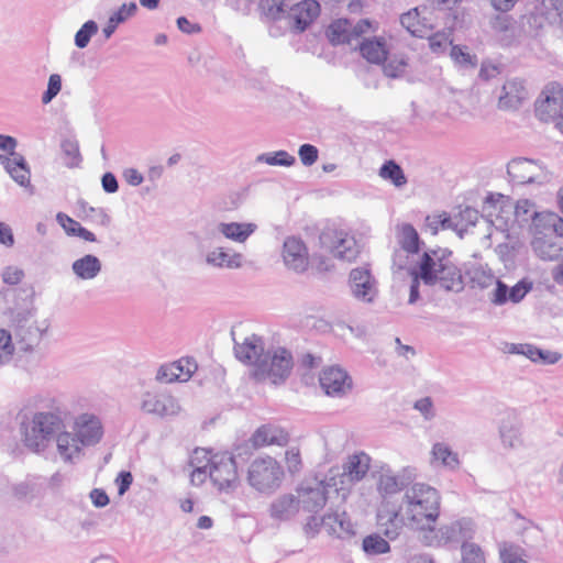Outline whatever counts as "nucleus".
Instances as JSON below:
<instances>
[{"label":"nucleus","instance_id":"nucleus-12","mask_svg":"<svg viewBox=\"0 0 563 563\" xmlns=\"http://www.w3.org/2000/svg\"><path fill=\"white\" fill-rule=\"evenodd\" d=\"M209 478L219 490L234 489L239 484L238 467L230 453H219L207 456Z\"/></svg>","mask_w":563,"mask_h":563},{"label":"nucleus","instance_id":"nucleus-35","mask_svg":"<svg viewBox=\"0 0 563 563\" xmlns=\"http://www.w3.org/2000/svg\"><path fill=\"white\" fill-rule=\"evenodd\" d=\"M471 522L467 520H457L439 528L437 537L448 542H459L470 537Z\"/></svg>","mask_w":563,"mask_h":563},{"label":"nucleus","instance_id":"nucleus-43","mask_svg":"<svg viewBox=\"0 0 563 563\" xmlns=\"http://www.w3.org/2000/svg\"><path fill=\"white\" fill-rule=\"evenodd\" d=\"M537 10L549 23L563 22V0H542Z\"/></svg>","mask_w":563,"mask_h":563},{"label":"nucleus","instance_id":"nucleus-22","mask_svg":"<svg viewBox=\"0 0 563 563\" xmlns=\"http://www.w3.org/2000/svg\"><path fill=\"white\" fill-rule=\"evenodd\" d=\"M531 288L532 284L526 280H520L515 286L508 287L504 282L497 279L494 289L489 294V300L495 306H504L508 302L518 303Z\"/></svg>","mask_w":563,"mask_h":563},{"label":"nucleus","instance_id":"nucleus-17","mask_svg":"<svg viewBox=\"0 0 563 563\" xmlns=\"http://www.w3.org/2000/svg\"><path fill=\"white\" fill-rule=\"evenodd\" d=\"M71 429L85 448L98 444L103 437L101 420L92 413H81L76 417Z\"/></svg>","mask_w":563,"mask_h":563},{"label":"nucleus","instance_id":"nucleus-54","mask_svg":"<svg viewBox=\"0 0 563 563\" xmlns=\"http://www.w3.org/2000/svg\"><path fill=\"white\" fill-rule=\"evenodd\" d=\"M407 67V60L401 58H390L383 67V71L387 77L398 78L400 77Z\"/></svg>","mask_w":563,"mask_h":563},{"label":"nucleus","instance_id":"nucleus-52","mask_svg":"<svg viewBox=\"0 0 563 563\" xmlns=\"http://www.w3.org/2000/svg\"><path fill=\"white\" fill-rule=\"evenodd\" d=\"M62 151L67 156L66 165L68 167H76L80 162V153L78 143L74 140H65L62 142Z\"/></svg>","mask_w":563,"mask_h":563},{"label":"nucleus","instance_id":"nucleus-26","mask_svg":"<svg viewBox=\"0 0 563 563\" xmlns=\"http://www.w3.org/2000/svg\"><path fill=\"white\" fill-rule=\"evenodd\" d=\"M528 98V90L522 80H507L498 97V108L505 111L517 110Z\"/></svg>","mask_w":563,"mask_h":563},{"label":"nucleus","instance_id":"nucleus-58","mask_svg":"<svg viewBox=\"0 0 563 563\" xmlns=\"http://www.w3.org/2000/svg\"><path fill=\"white\" fill-rule=\"evenodd\" d=\"M285 460L290 473H297L301 470V457L298 448H289L285 453Z\"/></svg>","mask_w":563,"mask_h":563},{"label":"nucleus","instance_id":"nucleus-3","mask_svg":"<svg viewBox=\"0 0 563 563\" xmlns=\"http://www.w3.org/2000/svg\"><path fill=\"white\" fill-rule=\"evenodd\" d=\"M19 432L23 445L33 453H43L56 433L64 427L62 416L56 411L21 413Z\"/></svg>","mask_w":563,"mask_h":563},{"label":"nucleus","instance_id":"nucleus-56","mask_svg":"<svg viewBox=\"0 0 563 563\" xmlns=\"http://www.w3.org/2000/svg\"><path fill=\"white\" fill-rule=\"evenodd\" d=\"M137 11V5L135 2L123 3L115 12H113L110 16L112 18V22H117L121 24L125 22L129 18L133 16Z\"/></svg>","mask_w":563,"mask_h":563},{"label":"nucleus","instance_id":"nucleus-57","mask_svg":"<svg viewBox=\"0 0 563 563\" xmlns=\"http://www.w3.org/2000/svg\"><path fill=\"white\" fill-rule=\"evenodd\" d=\"M419 275H420V263L418 264L417 267L411 269V283H410L409 299H408L409 305L416 303L420 297L419 286H420V282H422V280Z\"/></svg>","mask_w":563,"mask_h":563},{"label":"nucleus","instance_id":"nucleus-11","mask_svg":"<svg viewBox=\"0 0 563 563\" xmlns=\"http://www.w3.org/2000/svg\"><path fill=\"white\" fill-rule=\"evenodd\" d=\"M371 467V457L364 452L350 455L343 464L342 472L331 470L329 477H336L342 500H345L350 486L362 481Z\"/></svg>","mask_w":563,"mask_h":563},{"label":"nucleus","instance_id":"nucleus-29","mask_svg":"<svg viewBox=\"0 0 563 563\" xmlns=\"http://www.w3.org/2000/svg\"><path fill=\"white\" fill-rule=\"evenodd\" d=\"M323 527L330 534H333L340 539L349 538L354 534V527L349 519L345 510L339 508L329 511L322 516Z\"/></svg>","mask_w":563,"mask_h":563},{"label":"nucleus","instance_id":"nucleus-14","mask_svg":"<svg viewBox=\"0 0 563 563\" xmlns=\"http://www.w3.org/2000/svg\"><path fill=\"white\" fill-rule=\"evenodd\" d=\"M319 240L321 246L336 258L351 262L358 254L354 236L343 230L325 229Z\"/></svg>","mask_w":563,"mask_h":563},{"label":"nucleus","instance_id":"nucleus-6","mask_svg":"<svg viewBox=\"0 0 563 563\" xmlns=\"http://www.w3.org/2000/svg\"><path fill=\"white\" fill-rule=\"evenodd\" d=\"M533 229L531 246L538 257L553 261L563 252V219L556 213L541 216Z\"/></svg>","mask_w":563,"mask_h":563},{"label":"nucleus","instance_id":"nucleus-45","mask_svg":"<svg viewBox=\"0 0 563 563\" xmlns=\"http://www.w3.org/2000/svg\"><path fill=\"white\" fill-rule=\"evenodd\" d=\"M398 242L408 253H417L419 251L418 232L409 223H405L399 228Z\"/></svg>","mask_w":563,"mask_h":563},{"label":"nucleus","instance_id":"nucleus-19","mask_svg":"<svg viewBox=\"0 0 563 563\" xmlns=\"http://www.w3.org/2000/svg\"><path fill=\"white\" fill-rule=\"evenodd\" d=\"M321 388L328 396L342 397L352 387L347 373L336 366L324 368L319 377Z\"/></svg>","mask_w":563,"mask_h":563},{"label":"nucleus","instance_id":"nucleus-16","mask_svg":"<svg viewBox=\"0 0 563 563\" xmlns=\"http://www.w3.org/2000/svg\"><path fill=\"white\" fill-rule=\"evenodd\" d=\"M563 112V88L558 82L544 87L536 101V114L542 121L559 119Z\"/></svg>","mask_w":563,"mask_h":563},{"label":"nucleus","instance_id":"nucleus-28","mask_svg":"<svg viewBox=\"0 0 563 563\" xmlns=\"http://www.w3.org/2000/svg\"><path fill=\"white\" fill-rule=\"evenodd\" d=\"M55 441L57 453L65 463L74 464L82 457L85 446L77 440L73 430L58 431Z\"/></svg>","mask_w":563,"mask_h":563},{"label":"nucleus","instance_id":"nucleus-51","mask_svg":"<svg viewBox=\"0 0 563 563\" xmlns=\"http://www.w3.org/2000/svg\"><path fill=\"white\" fill-rule=\"evenodd\" d=\"M427 228L432 234H437L440 229H453L452 219L444 212L441 214L429 216L426 219Z\"/></svg>","mask_w":563,"mask_h":563},{"label":"nucleus","instance_id":"nucleus-27","mask_svg":"<svg viewBox=\"0 0 563 563\" xmlns=\"http://www.w3.org/2000/svg\"><path fill=\"white\" fill-rule=\"evenodd\" d=\"M285 265L295 272H303L308 267V252L303 242L297 238H287L283 246Z\"/></svg>","mask_w":563,"mask_h":563},{"label":"nucleus","instance_id":"nucleus-10","mask_svg":"<svg viewBox=\"0 0 563 563\" xmlns=\"http://www.w3.org/2000/svg\"><path fill=\"white\" fill-rule=\"evenodd\" d=\"M334 488L340 494L336 477H325L324 481L303 482L296 489L300 509L317 514L328 500V489Z\"/></svg>","mask_w":563,"mask_h":563},{"label":"nucleus","instance_id":"nucleus-50","mask_svg":"<svg viewBox=\"0 0 563 563\" xmlns=\"http://www.w3.org/2000/svg\"><path fill=\"white\" fill-rule=\"evenodd\" d=\"M462 563H486L484 552L474 543L462 545Z\"/></svg>","mask_w":563,"mask_h":563},{"label":"nucleus","instance_id":"nucleus-48","mask_svg":"<svg viewBox=\"0 0 563 563\" xmlns=\"http://www.w3.org/2000/svg\"><path fill=\"white\" fill-rule=\"evenodd\" d=\"M98 32V24L89 20L86 23L82 24V26L77 31L75 34V45L78 48H85L89 42L90 38Z\"/></svg>","mask_w":563,"mask_h":563},{"label":"nucleus","instance_id":"nucleus-18","mask_svg":"<svg viewBox=\"0 0 563 563\" xmlns=\"http://www.w3.org/2000/svg\"><path fill=\"white\" fill-rule=\"evenodd\" d=\"M198 365L194 358L183 357L173 363L161 365L156 373V380L163 384L187 382L197 371Z\"/></svg>","mask_w":563,"mask_h":563},{"label":"nucleus","instance_id":"nucleus-39","mask_svg":"<svg viewBox=\"0 0 563 563\" xmlns=\"http://www.w3.org/2000/svg\"><path fill=\"white\" fill-rule=\"evenodd\" d=\"M5 170L20 186H30V168L21 154L12 156V162Z\"/></svg>","mask_w":563,"mask_h":563},{"label":"nucleus","instance_id":"nucleus-31","mask_svg":"<svg viewBox=\"0 0 563 563\" xmlns=\"http://www.w3.org/2000/svg\"><path fill=\"white\" fill-rule=\"evenodd\" d=\"M257 229L254 223L219 222L213 228V235L220 234L223 238L235 242L244 243Z\"/></svg>","mask_w":563,"mask_h":563},{"label":"nucleus","instance_id":"nucleus-59","mask_svg":"<svg viewBox=\"0 0 563 563\" xmlns=\"http://www.w3.org/2000/svg\"><path fill=\"white\" fill-rule=\"evenodd\" d=\"M413 408L416 410H418L423 416V418L428 421L435 417V412L433 409V401L430 397H423V398L418 399L415 402Z\"/></svg>","mask_w":563,"mask_h":563},{"label":"nucleus","instance_id":"nucleus-53","mask_svg":"<svg viewBox=\"0 0 563 563\" xmlns=\"http://www.w3.org/2000/svg\"><path fill=\"white\" fill-rule=\"evenodd\" d=\"M471 279L473 285L479 287L481 289L488 288L495 285L497 282V279L492 273L486 272L482 268L474 269L472 272Z\"/></svg>","mask_w":563,"mask_h":563},{"label":"nucleus","instance_id":"nucleus-30","mask_svg":"<svg viewBox=\"0 0 563 563\" xmlns=\"http://www.w3.org/2000/svg\"><path fill=\"white\" fill-rule=\"evenodd\" d=\"M288 441V433L284 429L272 424L260 427L251 438V442L256 449L268 445L285 446Z\"/></svg>","mask_w":563,"mask_h":563},{"label":"nucleus","instance_id":"nucleus-8","mask_svg":"<svg viewBox=\"0 0 563 563\" xmlns=\"http://www.w3.org/2000/svg\"><path fill=\"white\" fill-rule=\"evenodd\" d=\"M284 479L282 465L272 456L256 457L247 470L249 485L262 494H273Z\"/></svg>","mask_w":563,"mask_h":563},{"label":"nucleus","instance_id":"nucleus-41","mask_svg":"<svg viewBox=\"0 0 563 563\" xmlns=\"http://www.w3.org/2000/svg\"><path fill=\"white\" fill-rule=\"evenodd\" d=\"M18 350L14 335L11 330L0 329V366L8 365Z\"/></svg>","mask_w":563,"mask_h":563},{"label":"nucleus","instance_id":"nucleus-7","mask_svg":"<svg viewBox=\"0 0 563 563\" xmlns=\"http://www.w3.org/2000/svg\"><path fill=\"white\" fill-rule=\"evenodd\" d=\"M292 367L294 358L290 351L278 346L266 351L263 360L253 368L252 377L256 382L271 380L279 385L289 377Z\"/></svg>","mask_w":563,"mask_h":563},{"label":"nucleus","instance_id":"nucleus-47","mask_svg":"<svg viewBox=\"0 0 563 563\" xmlns=\"http://www.w3.org/2000/svg\"><path fill=\"white\" fill-rule=\"evenodd\" d=\"M362 548L369 555H378L389 552V543L379 534H371L364 538Z\"/></svg>","mask_w":563,"mask_h":563},{"label":"nucleus","instance_id":"nucleus-32","mask_svg":"<svg viewBox=\"0 0 563 563\" xmlns=\"http://www.w3.org/2000/svg\"><path fill=\"white\" fill-rule=\"evenodd\" d=\"M101 261L92 254H86L71 264L74 275L80 280L95 279L101 272Z\"/></svg>","mask_w":563,"mask_h":563},{"label":"nucleus","instance_id":"nucleus-61","mask_svg":"<svg viewBox=\"0 0 563 563\" xmlns=\"http://www.w3.org/2000/svg\"><path fill=\"white\" fill-rule=\"evenodd\" d=\"M451 57L454 59L455 63L462 66L474 67L476 65L475 60H473V57L470 55V53L464 52L462 47L457 45L452 46Z\"/></svg>","mask_w":563,"mask_h":563},{"label":"nucleus","instance_id":"nucleus-46","mask_svg":"<svg viewBox=\"0 0 563 563\" xmlns=\"http://www.w3.org/2000/svg\"><path fill=\"white\" fill-rule=\"evenodd\" d=\"M256 161L272 166L285 167H290L296 163L295 156L283 150L273 153H263L257 156Z\"/></svg>","mask_w":563,"mask_h":563},{"label":"nucleus","instance_id":"nucleus-25","mask_svg":"<svg viewBox=\"0 0 563 563\" xmlns=\"http://www.w3.org/2000/svg\"><path fill=\"white\" fill-rule=\"evenodd\" d=\"M499 438L506 450H518L523 446L521 423L514 412H507L499 423Z\"/></svg>","mask_w":563,"mask_h":563},{"label":"nucleus","instance_id":"nucleus-24","mask_svg":"<svg viewBox=\"0 0 563 563\" xmlns=\"http://www.w3.org/2000/svg\"><path fill=\"white\" fill-rule=\"evenodd\" d=\"M205 263L218 269H239L243 266V255L230 247L216 246L205 253Z\"/></svg>","mask_w":563,"mask_h":563},{"label":"nucleus","instance_id":"nucleus-64","mask_svg":"<svg viewBox=\"0 0 563 563\" xmlns=\"http://www.w3.org/2000/svg\"><path fill=\"white\" fill-rule=\"evenodd\" d=\"M115 482L118 484V493L120 496H122L130 488L133 482V476L130 472L122 471L119 473Z\"/></svg>","mask_w":563,"mask_h":563},{"label":"nucleus","instance_id":"nucleus-38","mask_svg":"<svg viewBox=\"0 0 563 563\" xmlns=\"http://www.w3.org/2000/svg\"><path fill=\"white\" fill-rule=\"evenodd\" d=\"M327 36L333 45L351 44L353 41L351 22L346 19H339L330 24Z\"/></svg>","mask_w":563,"mask_h":563},{"label":"nucleus","instance_id":"nucleus-34","mask_svg":"<svg viewBox=\"0 0 563 563\" xmlns=\"http://www.w3.org/2000/svg\"><path fill=\"white\" fill-rule=\"evenodd\" d=\"M208 452L203 449H196L189 460L190 482L195 486L203 484L209 477V464L207 462Z\"/></svg>","mask_w":563,"mask_h":563},{"label":"nucleus","instance_id":"nucleus-42","mask_svg":"<svg viewBox=\"0 0 563 563\" xmlns=\"http://www.w3.org/2000/svg\"><path fill=\"white\" fill-rule=\"evenodd\" d=\"M432 459L434 461H439L443 466L454 470L459 466L460 461L459 456L455 452L451 450V448L443 443L438 442L432 446Z\"/></svg>","mask_w":563,"mask_h":563},{"label":"nucleus","instance_id":"nucleus-4","mask_svg":"<svg viewBox=\"0 0 563 563\" xmlns=\"http://www.w3.org/2000/svg\"><path fill=\"white\" fill-rule=\"evenodd\" d=\"M451 255L452 252L446 249L424 252L420 260L421 280L429 286L438 285L445 291H462V273L451 260Z\"/></svg>","mask_w":563,"mask_h":563},{"label":"nucleus","instance_id":"nucleus-37","mask_svg":"<svg viewBox=\"0 0 563 563\" xmlns=\"http://www.w3.org/2000/svg\"><path fill=\"white\" fill-rule=\"evenodd\" d=\"M290 0H260L258 9L267 21L286 20Z\"/></svg>","mask_w":563,"mask_h":563},{"label":"nucleus","instance_id":"nucleus-33","mask_svg":"<svg viewBox=\"0 0 563 563\" xmlns=\"http://www.w3.org/2000/svg\"><path fill=\"white\" fill-rule=\"evenodd\" d=\"M296 495L285 494L276 498L269 507L271 517L278 520H288L299 511Z\"/></svg>","mask_w":563,"mask_h":563},{"label":"nucleus","instance_id":"nucleus-40","mask_svg":"<svg viewBox=\"0 0 563 563\" xmlns=\"http://www.w3.org/2000/svg\"><path fill=\"white\" fill-rule=\"evenodd\" d=\"M400 23L411 35L417 37H426L431 31V26L420 21L417 9L402 14Z\"/></svg>","mask_w":563,"mask_h":563},{"label":"nucleus","instance_id":"nucleus-21","mask_svg":"<svg viewBox=\"0 0 563 563\" xmlns=\"http://www.w3.org/2000/svg\"><path fill=\"white\" fill-rule=\"evenodd\" d=\"M320 4L316 0H302L290 3L286 20L290 27L305 31L307 26L319 15Z\"/></svg>","mask_w":563,"mask_h":563},{"label":"nucleus","instance_id":"nucleus-13","mask_svg":"<svg viewBox=\"0 0 563 563\" xmlns=\"http://www.w3.org/2000/svg\"><path fill=\"white\" fill-rule=\"evenodd\" d=\"M512 183L518 185H543L551 180V173L541 164L528 158H515L507 165Z\"/></svg>","mask_w":563,"mask_h":563},{"label":"nucleus","instance_id":"nucleus-49","mask_svg":"<svg viewBox=\"0 0 563 563\" xmlns=\"http://www.w3.org/2000/svg\"><path fill=\"white\" fill-rule=\"evenodd\" d=\"M499 553L503 563H527L522 558V549L520 547L504 543Z\"/></svg>","mask_w":563,"mask_h":563},{"label":"nucleus","instance_id":"nucleus-23","mask_svg":"<svg viewBox=\"0 0 563 563\" xmlns=\"http://www.w3.org/2000/svg\"><path fill=\"white\" fill-rule=\"evenodd\" d=\"M234 353L239 361L253 365L256 368L260 361L263 360L266 351L263 339L260 335L251 334L243 339L242 342L234 340Z\"/></svg>","mask_w":563,"mask_h":563},{"label":"nucleus","instance_id":"nucleus-15","mask_svg":"<svg viewBox=\"0 0 563 563\" xmlns=\"http://www.w3.org/2000/svg\"><path fill=\"white\" fill-rule=\"evenodd\" d=\"M140 408L145 413L154 415L162 419L176 417L181 411L178 400L173 395L163 391L143 393Z\"/></svg>","mask_w":563,"mask_h":563},{"label":"nucleus","instance_id":"nucleus-36","mask_svg":"<svg viewBox=\"0 0 563 563\" xmlns=\"http://www.w3.org/2000/svg\"><path fill=\"white\" fill-rule=\"evenodd\" d=\"M362 56L372 64H380L387 58V48L383 38L365 40L360 45Z\"/></svg>","mask_w":563,"mask_h":563},{"label":"nucleus","instance_id":"nucleus-62","mask_svg":"<svg viewBox=\"0 0 563 563\" xmlns=\"http://www.w3.org/2000/svg\"><path fill=\"white\" fill-rule=\"evenodd\" d=\"M23 276V271L15 266H8L2 272V279L8 285L19 284Z\"/></svg>","mask_w":563,"mask_h":563},{"label":"nucleus","instance_id":"nucleus-9","mask_svg":"<svg viewBox=\"0 0 563 563\" xmlns=\"http://www.w3.org/2000/svg\"><path fill=\"white\" fill-rule=\"evenodd\" d=\"M408 485L397 475L386 472L380 474L377 482V492L380 497L379 505L376 511V522L378 528L385 526V520L388 519V514L395 511L400 503L401 492H405Z\"/></svg>","mask_w":563,"mask_h":563},{"label":"nucleus","instance_id":"nucleus-5","mask_svg":"<svg viewBox=\"0 0 563 563\" xmlns=\"http://www.w3.org/2000/svg\"><path fill=\"white\" fill-rule=\"evenodd\" d=\"M484 210L487 212L489 222L497 228L508 227L510 216L512 214L514 220L519 227H523L532 221V228L534 229L541 224V222H539L540 217L548 213L539 212L536 205L528 199L517 201L514 207L512 203L506 200L501 195H499L496 200H494L493 197L488 198L485 201Z\"/></svg>","mask_w":563,"mask_h":563},{"label":"nucleus","instance_id":"nucleus-60","mask_svg":"<svg viewBox=\"0 0 563 563\" xmlns=\"http://www.w3.org/2000/svg\"><path fill=\"white\" fill-rule=\"evenodd\" d=\"M56 221L65 230V232L68 235H73V236L76 235L77 228L80 227L79 222H77L76 220L71 219L70 217H68L67 214H65L63 212H58L56 214Z\"/></svg>","mask_w":563,"mask_h":563},{"label":"nucleus","instance_id":"nucleus-1","mask_svg":"<svg viewBox=\"0 0 563 563\" xmlns=\"http://www.w3.org/2000/svg\"><path fill=\"white\" fill-rule=\"evenodd\" d=\"M441 496L439 492L424 483H413L400 495V503L395 511L388 514L384 536L397 539L405 527L418 531H433L440 516Z\"/></svg>","mask_w":563,"mask_h":563},{"label":"nucleus","instance_id":"nucleus-44","mask_svg":"<svg viewBox=\"0 0 563 563\" xmlns=\"http://www.w3.org/2000/svg\"><path fill=\"white\" fill-rule=\"evenodd\" d=\"M379 176L384 180H389L396 187H402L407 184V178L401 167L394 161H387L379 168Z\"/></svg>","mask_w":563,"mask_h":563},{"label":"nucleus","instance_id":"nucleus-20","mask_svg":"<svg viewBox=\"0 0 563 563\" xmlns=\"http://www.w3.org/2000/svg\"><path fill=\"white\" fill-rule=\"evenodd\" d=\"M350 287L353 296L363 302H373L377 296L374 277L367 268H354L350 273Z\"/></svg>","mask_w":563,"mask_h":563},{"label":"nucleus","instance_id":"nucleus-55","mask_svg":"<svg viewBox=\"0 0 563 563\" xmlns=\"http://www.w3.org/2000/svg\"><path fill=\"white\" fill-rule=\"evenodd\" d=\"M299 158L305 166H311L318 161L319 151L314 145L302 144L298 150Z\"/></svg>","mask_w":563,"mask_h":563},{"label":"nucleus","instance_id":"nucleus-2","mask_svg":"<svg viewBox=\"0 0 563 563\" xmlns=\"http://www.w3.org/2000/svg\"><path fill=\"white\" fill-rule=\"evenodd\" d=\"M33 300L19 289L0 291V313L8 319L19 352L32 353L41 343L47 325L35 319Z\"/></svg>","mask_w":563,"mask_h":563},{"label":"nucleus","instance_id":"nucleus-63","mask_svg":"<svg viewBox=\"0 0 563 563\" xmlns=\"http://www.w3.org/2000/svg\"><path fill=\"white\" fill-rule=\"evenodd\" d=\"M512 352L522 354L533 362H537L538 357L542 355V350L531 344H520L519 346H514Z\"/></svg>","mask_w":563,"mask_h":563}]
</instances>
